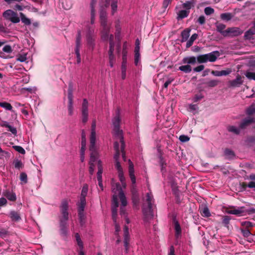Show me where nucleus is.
<instances>
[{
    "mask_svg": "<svg viewBox=\"0 0 255 255\" xmlns=\"http://www.w3.org/2000/svg\"><path fill=\"white\" fill-rule=\"evenodd\" d=\"M100 20L101 23V36L103 41H107L110 35L111 24L108 22L107 12L103 6L100 4Z\"/></svg>",
    "mask_w": 255,
    "mask_h": 255,
    "instance_id": "obj_1",
    "label": "nucleus"
},
{
    "mask_svg": "<svg viewBox=\"0 0 255 255\" xmlns=\"http://www.w3.org/2000/svg\"><path fill=\"white\" fill-rule=\"evenodd\" d=\"M121 122L120 111L119 109H117L116 111L115 116L112 120L113 135L116 138H119L122 143V149L123 150L125 146V142L124 141L123 130L120 129Z\"/></svg>",
    "mask_w": 255,
    "mask_h": 255,
    "instance_id": "obj_2",
    "label": "nucleus"
},
{
    "mask_svg": "<svg viewBox=\"0 0 255 255\" xmlns=\"http://www.w3.org/2000/svg\"><path fill=\"white\" fill-rule=\"evenodd\" d=\"M153 203L154 199L151 193H147L146 199L142 207V212L146 220L151 219L153 217Z\"/></svg>",
    "mask_w": 255,
    "mask_h": 255,
    "instance_id": "obj_3",
    "label": "nucleus"
},
{
    "mask_svg": "<svg viewBox=\"0 0 255 255\" xmlns=\"http://www.w3.org/2000/svg\"><path fill=\"white\" fill-rule=\"evenodd\" d=\"M128 163H129V166H128L129 176L131 179V182L133 184L132 187V192L133 193L132 201L134 205H136L139 202V198H138L137 194H136V190L135 188V186H134V184L136 183V179H135V177L134 175V166H133V164L130 161V159L128 160Z\"/></svg>",
    "mask_w": 255,
    "mask_h": 255,
    "instance_id": "obj_4",
    "label": "nucleus"
},
{
    "mask_svg": "<svg viewBox=\"0 0 255 255\" xmlns=\"http://www.w3.org/2000/svg\"><path fill=\"white\" fill-rule=\"evenodd\" d=\"M89 150L90 151V158L89 162L90 165L89 172L90 174L92 175L94 172L95 162L97 161L98 163V160H101L99 159V154L97 148H94L92 149L89 148Z\"/></svg>",
    "mask_w": 255,
    "mask_h": 255,
    "instance_id": "obj_5",
    "label": "nucleus"
},
{
    "mask_svg": "<svg viewBox=\"0 0 255 255\" xmlns=\"http://www.w3.org/2000/svg\"><path fill=\"white\" fill-rule=\"evenodd\" d=\"M96 34L94 26H88V30L86 31V38L89 48L93 50L95 46Z\"/></svg>",
    "mask_w": 255,
    "mask_h": 255,
    "instance_id": "obj_6",
    "label": "nucleus"
},
{
    "mask_svg": "<svg viewBox=\"0 0 255 255\" xmlns=\"http://www.w3.org/2000/svg\"><path fill=\"white\" fill-rule=\"evenodd\" d=\"M60 208L61 213V216L60 218V222L67 223L69 215L68 212L69 208L68 201L66 199L62 200Z\"/></svg>",
    "mask_w": 255,
    "mask_h": 255,
    "instance_id": "obj_7",
    "label": "nucleus"
},
{
    "mask_svg": "<svg viewBox=\"0 0 255 255\" xmlns=\"http://www.w3.org/2000/svg\"><path fill=\"white\" fill-rule=\"evenodd\" d=\"M114 35L111 34L108 40H109V64L111 67H113L116 61V57L114 55L115 43L114 41Z\"/></svg>",
    "mask_w": 255,
    "mask_h": 255,
    "instance_id": "obj_8",
    "label": "nucleus"
},
{
    "mask_svg": "<svg viewBox=\"0 0 255 255\" xmlns=\"http://www.w3.org/2000/svg\"><path fill=\"white\" fill-rule=\"evenodd\" d=\"M97 0H91L90 8H91V18L90 22L87 21L86 23V31L88 30V26H94L95 20L96 10L95 7L97 5Z\"/></svg>",
    "mask_w": 255,
    "mask_h": 255,
    "instance_id": "obj_9",
    "label": "nucleus"
},
{
    "mask_svg": "<svg viewBox=\"0 0 255 255\" xmlns=\"http://www.w3.org/2000/svg\"><path fill=\"white\" fill-rule=\"evenodd\" d=\"M3 16L5 19L10 21L14 23H17L20 21V18L16 12L11 9H7L3 13Z\"/></svg>",
    "mask_w": 255,
    "mask_h": 255,
    "instance_id": "obj_10",
    "label": "nucleus"
},
{
    "mask_svg": "<svg viewBox=\"0 0 255 255\" xmlns=\"http://www.w3.org/2000/svg\"><path fill=\"white\" fill-rule=\"evenodd\" d=\"M89 103L86 99H84L81 107L82 121L83 123H86L88 120L89 117Z\"/></svg>",
    "mask_w": 255,
    "mask_h": 255,
    "instance_id": "obj_11",
    "label": "nucleus"
},
{
    "mask_svg": "<svg viewBox=\"0 0 255 255\" xmlns=\"http://www.w3.org/2000/svg\"><path fill=\"white\" fill-rule=\"evenodd\" d=\"M96 123L95 121H93L91 126V135L90 137V144L89 148L94 149L97 148L96 146Z\"/></svg>",
    "mask_w": 255,
    "mask_h": 255,
    "instance_id": "obj_12",
    "label": "nucleus"
},
{
    "mask_svg": "<svg viewBox=\"0 0 255 255\" xmlns=\"http://www.w3.org/2000/svg\"><path fill=\"white\" fill-rule=\"evenodd\" d=\"M86 206L77 205L78 215L81 227H84L86 223V216L84 210Z\"/></svg>",
    "mask_w": 255,
    "mask_h": 255,
    "instance_id": "obj_13",
    "label": "nucleus"
},
{
    "mask_svg": "<svg viewBox=\"0 0 255 255\" xmlns=\"http://www.w3.org/2000/svg\"><path fill=\"white\" fill-rule=\"evenodd\" d=\"M119 207L118 196L115 194L113 196L112 201V218L114 222H116V217L117 216V209Z\"/></svg>",
    "mask_w": 255,
    "mask_h": 255,
    "instance_id": "obj_14",
    "label": "nucleus"
},
{
    "mask_svg": "<svg viewBox=\"0 0 255 255\" xmlns=\"http://www.w3.org/2000/svg\"><path fill=\"white\" fill-rule=\"evenodd\" d=\"M88 191V185L87 184L84 185L82 189L79 201L77 203V205L86 206V197L87 195Z\"/></svg>",
    "mask_w": 255,
    "mask_h": 255,
    "instance_id": "obj_15",
    "label": "nucleus"
},
{
    "mask_svg": "<svg viewBox=\"0 0 255 255\" xmlns=\"http://www.w3.org/2000/svg\"><path fill=\"white\" fill-rule=\"evenodd\" d=\"M226 37L228 36H237L243 33V31L238 27H230L228 28L224 32Z\"/></svg>",
    "mask_w": 255,
    "mask_h": 255,
    "instance_id": "obj_16",
    "label": "nucleus"
},
{
    "mask_svg": "<svg viewBox=\"0 0 255 255\" xmlns=\"http://www.w3.org/2000/svg\"><path fill=\"white\" fill-rule=\"evenodd\" d=\"M98 172L97 173V177L98 181V185L101 189L103 190V185L102 183V173L103 171V165L101 160H98Z\"/></svg>",
    "mask_w": 255,
    "mask_h": 255,
    "instance_id": "obj_17",
    "label": "nucleus"
},
{
    "mask_svg": "<svg viewBox=\"0 0 255 255\" xmlns=\"http://www.w3.org/2000/svg\"><path fill=\"white\" fill-rule=\"evenodd\" d=\"M116 190L119 191V196L121 202V206L126 207L127 205V201L126 196L123 191L121 186L119 183L116 184Z\"/></svg>",
    "mask_w": 255,
    "mask_h": 255,
    "instance_id": "obj_18",
    "label": "nucleus"
},
{
    "mask_svg": "<svg viewBox=\"0 0 255 255\" xmlns=\"http://www.w3.org/2000/svg\"><path fill=\"white\" fill-rule=\"evenodd\" d=\"M114 138L115 139V141L114 142V149L115 151H120V150H121L122 153L123 158L124 160H126V153L124 151L125 147L124 148L123 150H122V143L120 141L119 138H116L115 136H114ZM125 146V145L124 146V147Z\"/></svg>",
    "mask_w": 255,
    "mask_h": 255,
    "instance_id": "obj_19",
    "label": "nucleus"
},
{
    "mask_svg": "<svg viewBox=\"0 0 255 255\" xmlns=\"http://www.w3.org/2000/svg\"><path fill=\"white\" fill-rule=\"evenodd\" d=\"M124 247L125 248L126 252H127L128 250V243L129 241V233H128V227L127 226H125L124 228Z\"/></svg>",
    "mask_w": 255,
    "mask_h": 255,
    "instance_id": "obj_20",
    "label": "nucleus"
},
{
    "mask_svg": "<svg viewBox=\"0 0 255 255\" xmlns=\"http://www.w3.org/2000/svg\"><path fill=\"white\" fill-rule=\"evenodd\" d=\"M243 84L242 77L238 75L236 78L229 82V87H239Z\"/></svg>",
    "mask_w": 255,
    "mask_h": 255,
    "instance_id": "obj_21",
    "label": "nucleus"
},
{
    "mask_svg": "<svg viewBox=\"0 0 255 255\" xmlns=\"http://www.w3.org/2000/svg\"><path fill=\"white\" fill-rule=\"evenodd\" d=\"M75 236L77 245L79 248V255H84L83 252V243L80 238V235L78 233H76Z\"/></svg>",
    "mask_w": 255,
    "mask_h": 255,
    "instance_id": "obj_22",
    "label": "nucleus"
},
{
    "mask_svg": "<svg viewBox=\"0 0 255 255\" xmlns=\"http://www.w3.org/2000/svg\"><path fill=\"white\" fill-rule=\"evenodd\" d=\"M206 56H207L206 59H207V62H215L217 60V57L219 56V52L218 51H214L209 53L206 54Z\"/></svg>",
    "mask_w": 255,
    "mask_h": 255,
    "instance_id": "obj_23",
    "label": "nucleus"
},
{
    "mask_svg": "<svg viewBox=\"0 0 255 255\" xmlns=\"http://www.w3.org/2000/svg\"><path fill=\"white\" fill-rule=\"evenodd\" d=\"M197 61L196 57L194 56H188L184 57L182 60V63L189 65H194Z\"/></svg>",
    "mask_w": 255,
    "mask_h": 255,
    "instance_id": "obj_24",
    "label": "nucleus"
},
{
    "mask_svg": "<svg viewBox=\"0 0 255 255\" xmlns=\"http://www.w3.org/2000/svg\"><path fill=\"white\" fill-rule=\"evenodd\" d=\"M254 122V118H251V117H248L244 120L241 122V123L240 124V128L241 129H244L246 128L247 126L251 124V123H253Z\"/></svg>",
    "mask_w": 255,
    "mask_h": 255,
    "instance_id": "obj_25",
    "label": "nucleus"
},
{
    "mask_svg": "<svg viewBox=\"0 0 255 255\" xmlns=\"http://www.w3.org/2000/svg\"><path fill=\"white\" fill-rule=\"evenodd\" d=\"M60 228L61 235L66 237L68 234L67 223L60 222Z\"/></svg>",
    "mask_w": 255,
    "mask_h": 255,
    "instance_id": "obj_26",
    "label": "nucleus"
},
{
    "mask_svg": "<svg viewBox=\"0 0 255 255\" xmlns=\"http://www.w3.org/2000/svg\"><path fill=\"white\" fill-rule=\"evenodd\" d=\"M9 216L11 220L14 222H17L21 219L19 213L15 211H11L9 212Z\"/></svg>",
    "mask_w": 255,
    "mask_h": 255,
    "instance_id": "obj_27",
    "label": "nucleus"
},
{
    "mask_svg": "<svg viewBox=\"0 0 255 255\" xmlns=\"http://www.w3.org/2000/svg\"><path fill=\"white\" fill-rule=\"evenodd\" d=\"M1 126L3 127H5L8 128V131H10L14 135H16L17 134V130L15 128L10 126L7 122H4L1 125Z\"/></svg>",
    "mask_w": 255,
    "mask_h": 255,
    "instance_id": "obj_28",
    "label": "nucleus"
},
{
    "mask_svg": "<svg viewBox=\"0 0 255 255\" xmlns=\"http://www.w3.org/2000/svg\"><path fill=\"white\" fill-rule=\"evenodd\" d=\"M4 195L9 201H14L16 199V194L13 192L7 190Z\"/></svg>",
    "mask_w": 255,
    "mask_h": 255,
    "instance_id": "obj_29",
    "label": "nucleus"
},
{
    "mask_svg": "<svg viewBox=\"0 0 255 255\" xmlns=\"http://www.w3.org/2000/svg\"><path fill=\"white\" fill-rule=\"evenodd\" d=\"M234 17V15L230 12L221 13L220 17L222 20L226 21L230 20Z\"/></svg>",
    "mask_w": 255,
    "mask_h": 255,
    "instance_id": "obj_30",
    "label": "nucleus"
},
{
    "mask_svg": "<svg viewBox=\"0 0 255 255\" xmlns=\"http://www.w3.org/2000/svg\"><path fill=\"white\" fill-rule=\"evenodd\" d=\"M190 30L189 29H185L181 32L182 40L181 41L185 42L187 40L190 36Z\"/></svg>",
    "mask_w": 255,
    "mask_h": 255,
    "instance_id": "obj_31",
    "label": "nucleus"
},
{
    "mask_svg": "<svg viewBox=\"0 0 255 255\" xmlns=\"http://www.w3.org/2000/svg\"><path fill=\"white\" fill-rule=\"evenodd\" d=\"M243 207L238 208V209H234L230 210L228 211V213L233 215L240 216L244 213Z\"/></svg>",
    "mask_w": 255,
    "mask_h": 255,
    "instance_id": "obj_32",
    "label": "nucleus"
},
{
    "mask_svg": "<svg viewBox=\"0 0 255 255\" xmlns=\"http://www.w3.org/2000/svg\"><path fill=\"white\" fill-rule=\"evenodd\" d=\"M74 89V84L72 82H69L68 89V99H73V92Z\"/></svg>",
    "mask_w": 255,
    "mask_h": 255,
    "instance_id": "obj_33",
    "label": "nucleus"
},
{
    "mask_svg": "<svg viewBox=\"0 0 255 255\" xmlns=\"http://www.w3.org/2000/svg\"><path fill=\"white\" fill-rule=\"evenodd\" d=\"M190 11L189 10H180L178 13V16L177 19H183L184 18L187 17L189 14Z\"/></svg>",
    "mask_w": 255,
    "mask_h": 255,
    "instance_id": "obj_34",
    "label": "nucleus"
},
{
    "mask_svg": "<svg viewBox=\"0 0 255 255\" xmlns=\"http://www.w3.org/2000/svg\"><path fill=\"white\" fill-rule=\"evenodd\" d=\"M111 13L114 15L117 11L118 0H111Z\"/></svg>",
    "mask_w": 255,
    "mask_h": 255,
    "instance_id": "obj_35",
    "label": "nucleus"
},
{
    "mask_svg": "<svg viewBox=\"0 0 255 255\" xmlns=\"http://www.w3.org/2000/svg\"><path fill=\"white\" fill-rule=\"evenodd\" d=\"M217 30L220 32L223 36L226 37V35L224 33V32L226 31V30H224L226 28V25L223 23H219L216 25Z\"/></svg>",
    "mask_w": 255,
    "mask_h": 255,
    "instance_id": "obj_36",
    "label": "nucleus"
},
{
    "mask_svg": "<svg viewBox=\"0 0 255 255\" xmlns=\"http://www.w3.org/2000/svg\"><path fill=\"white\" fill-rule=\"evenodd\" d=\"M20 19L23 23L26 25H29L31 24V20L29 18L26 17L22 12L19 13Z\"/></svg>",
    "mask_w": 255,
    "mask_h": 255,
    "instance_id": "obj_37",
    "label": "nucleus"
},
{
    "mask_svg": "<svg viewBox=\"0 0 255 255\" xmlns=\"http://www.w3.org/2000/svg\"><path fill=\"white\" fill-rule=\"evenodd\" d=\"M178 69L185 73H189L192 71V67L190 65L186 64L180 66Z\"/></svg>",
    "mask_w": 255,
    "mask_h": 255,
    "instance_id": "obj_38",
    "label": "nucleus"
},
{
    "mask_svg": "<svg viewBox=\"0 0 255 255\" xmlns=\"http://www.w3.org/2000/svg\"><path fill=\"white\" fill-rule=\"evenodd\" d=\"M68 99V114L70 116H72L73 114V99Z\"/></svg>",
    "mask_w": 255,
    "mask_h": 255,
    "instance_id": "obj_39",
    "label": "nucleus"
},
{
    "mask_svg": "<svg viewBox=\"0 0 255 255\" xmlns=\"http://www.w3.org/2000/svg\"><path fill=\"white\" fill-rule=\"evenodd\" d=\"M197 34L194 33L192 34L189 40L187 41L186 47H190L193 44V42L197 39Z\"/></svg>",
    "mask_w": 255,
    "mask_h": 255,
    "instance_id": "obj_40",
    "label": "nucleus"
},
{
    "mask_svg": "<svg viewBox=\"0 0 255 255\" xmlns=\"http://www.w3.org/2000/svg\"><path fill=\"white\" fill-rule=\"evenodd\" d=\"M254 34H255V30L250 29L245 32L244 37L247 39H251Z\"/></svg>",
    "mask_w": 255,
    "mask_h": 255,
    "instance_id": "obj_41",
    "label": "nucleus"
},
{
    "mask_svg": "<svg viewBox=\"0 0 255 255\" xmlns=\"http://www.w3.org/2000/svg\"><path fill=\"white\" fill-rule=\"evenodd\" d=\"M228 130L229 131L233 132L236 134H238L240 132V128H238L234 126L228 127Z\"/></svg>",
    "mask_w": 255,
    "mask_h": 255,
    "instance_id": "obj_42",
    "label": "nucleus"
},
{
    "mask_svg": "<svg viewBox=\"0 0 255 255\" xmlns=\"http://www.w3.org/2000/svg\"><path fill=\"white\" fill-rule=\"evenodd\" d=\"M206 54L199 55L197 57V61L199 63H203L207 62Z\"/></svg>",
    "mask_w": 255,
    "mask_h": 255,
    "instance_id": "obj_43",
    "label": "nucleus"
},
{
    "mask_svg": "<svg viewBox=\"0 0 255 255\" xmlns=\"http://www.w3.org/2000/svg\"><path fill=\"white\" fill-rule=\"evenodd\" d=\"M174 228L175 230V236L176 238H178L181 235V228L179 224L176 222L175 223Z\"/></svg>",
    "mask_w": 255,
    "mask_h": 255,
    "instance_id": "obj_44",
    "label": "nucleus"
},
{
    "mask_svg": "<svg viewBox=\"0 0 255 255\" xmlns=\"http://www.w3.org/2000/svg\"><path fill=\"white\" fill-rule=\"evenodd\" d=\"M0 107L8 111H11L12 109V106L9 103L5 102H0Z\"/></svg>",
    "mask_w": 255,
    "mask_h": 255,
    "instance_id": "obj_45",
    "label": "nucleus"
},
{
    "mask_svg": "<svg viewBox=\"0 0 255 255\" xmlns=\"http://www.w3.org/2000/svg\"><path fill=\"white\" fill-rule=\"evenodd\" d=\"M123 67L127 68V52L124 48L123 50V62L121 68H123Z\"/></svg>",
    "mask_w": 255,
    "mask_h": 255,
    "instance_id": "obj_46",
    "label": "nucleus"
},
{
    "mask_svg": "<svg viewBox=\"0 0 255 255\" xmlns=\"http://www.w3.org/2000/svg\"><path fill=\"white\" fill-rule=\"evenodd\" d=\"M13 164H14V167L18 169H19L22 168V167L23 166L22 162L18 159L14 160L13 161Z\"/></svg>",
    "mask_w": 255,
    "mask_h": 255,
    "instance_id": "obj_47",
    "label": "nucleus"
},
{
    "mask_svg": "<svg viewBox=\"0 0 255 255\" xmlns=\"http://www.w3.org/2000/svg\"><path fill=\"white\" fill-rule=\"evenodd\" d=\"M247 115L251 116L255 114V107L251 106L248 108L246 111Z\"/></svg>",
    "mask_w": 255,
    "mask_h": 255,
    "instance_id": "obj_48",
    "label": "nucleus"
},
{
    "mask_svg": "<svg viewBox=\"0 0 255 255\" xmlns=\"http://www.w3.org/2000/svg\"><path fill=\"white\" fill-rule=\"evenodd\" d=\"M245 76L248 79L255 81V72L247 71L245 73Z\"/></svg>",
    "mask_w": 255,
    "mask_h": 255,
    "instance_id": "obj_49",
    "label": "nucleus"
},
{
    "mask_svg": "<svg viewBox=\"0 0 255 255\" xmlns=\"http://www.w3.org/2000/svg\"><path fill=\"white\" fill-rule=\"evenodd\" d=\"M193 5V4L192 2L190 1H187L183 4V7L186 8V10L189 11Z\"/></svg>",
    "mask_w": 255,
    "mask_h": 255,
    "instance_id": "obj_50",
    "label": "nucleus"
},
{
    "mask_svg": "<svg viewBox=\"0 0 255 255\" xmlns=\"http://www.w3.org/2000/svg\"><path fill=\"white\" fill-rule=\"evenodd\" d=\"M12 147L17 152L19 153L24 154L25 153V151L24 149L21 147V146L19 145H14Z\"/></svg>",
    "mask_w": 255,
    "mask_h": 255,
    "instance_id": "obj_51",
    "label": "nucleus"
},
{
    "mask_svg": "<svg viewBox=\"0 0 255 255\" xmlns=\"http://www.w3.org/2000/svg\"><path fill=\"white\" fill-rule=\"evenodd\" d=\"M219 81L216 80H212L206 83L208 87H214L218 85Z\"/></svg>",
    "mask_w": 255,
    "mask_h": 255,
    "instance_id": "obj_52",
    "label": "nucleus"
},
{
    "mask_svg": "<svg viewBox=\"0 0 255 255\" xmlns=\"http://www.w3.org/2000/svg\"><path fill=\"white\" fill-rule=\"evenodd\" d=\"M159 164L161 167V171L163 172L164 168L165 167L166 163L163 158L161 156H159Z\"/></svg>",
    "mask_w": 255,
    "mask_h": 255,
    "instance_id": "obj_53",
    "label": "nucleus"
},
{
    "mask_svg": "<svg viewBox=\"0 0 255 255\" xmlns=\"http://www.w3.org/2000/svg\"><path fill=\"white\" fill-rule=\"evenodd\" d=\"M204 12L207 15H209L214 12V9L210 6L206 7L204 9Z\"/></svg>",
    "mask_w": 255,
    "mask_h": 255,
    "instance_id": "obj_54",
    "label": "nucleus"
},
{
    "mask_svg": "<svg viewBox=\"0 0 255 255\" xmlns=\"http://www.w3.org/2000/svg\"><path fill=\"white\" fill-rule=\"evenodd\" d=\"M202 215L205 217H208L210 216L209 210L207 207L203 208L202 212Z\"/></svg>",
    "mask_w": 255,
    "mask_h": 255,
    "instance_id": "obj_55",
    "label": "nucleus"
},
{
    "mask_svg": "<svg viewBox=\"0 0 255 255\" xmlns=\"http://www.w3.org/2000/svg\"><path fill=\"white\" fill-rule=\"evenodd\" d=\"M75 52H79L80 51V48L81 47V41H75Z\"/></svg>",
    "mask_w": 255,
    "mask_h": 255,
    "instance_id": "obj_56",
    "label": "nucleus"
},
{
    "mask_svg": "<svg viewBox=\"0 0 255 255\" xmlns=\"http://www.w3.org/2000/svg\"><path fill=\"white\" fill-rule=\"evenodd\" d=\"M140 58V54H134V62L135 66H138L139 65Z\"/></svg>",
    "mask_w": 255,
    "mask_h": 255,
    "instance_id": "obj_57",
    "label": "nucleus"
},
{
    "mask_svg": "<svg viewBox=\"0 0 255 255\" xmlns=\"http://www.w3.org/2000/svg\"><path fill=\"white\" fill-rule=\"evenodd\" d=\"M2 51L7 53H10L12 52V50L10 45H6L3 47Z\"/></svg>",
    "mask_w": 255,
    "mask_h": 255,
    "instance_id": "obj_58",
    "label": "nucleus"
},
{
    "mask_svg": "<svg viewBox=\"0 0 255 255\" xmlns=\"http://www.w3.org/2000/svg\"><path fill=\"white\" fill-rule=\"evenodd\" d=\"M203 98V96L202 94H196L193 98V101L195 103L198 102Z\"/></svg>",
    "mask_w": 255,
    "mask_h": 255,
    "instance_id": "obj_59",
    "label": "nucleus"
},
{
    "mask_svg": "<svg viewBox=\"0 0 255 255\" xmlns=\"http://www.w3.org/2000/svg\"><path fill=\"white\" fill-rule=\"evenodd\" d=\"M241 232L244 237L247 238L249 237L251 233L248 229H241Z\"/></svg>",
    "mask_w": 255,
    "mask_h": 255,
    "instance_id": "obj_60",
    "label": "nucleus"
},
{
    "mask_svg": "<svg viewBox=\"0 0 255 255\" xmlns=\"http://www.w3.org/2000/svg\"><path fill=\"white\" fill-rule=\"evenodd\" d=\"M179 139L180 140V141L185 142H187L189 140L190 138L187 135H181L179 136Z\"/></svg>",
    "mask_w": 255,
    "mask_h": 255,
    "instance_id": "obj_61",
    "label": "nucleus"
},
{
    "mask_svg": "<svg viewBox=\"0 0 255 255\" xmlns=\"http://www.w3.org/2000/svg\"><path fill=\"white\" fill-rule=\"evenodd\" d=\"M119 178L121 182H123L126 181L125 177L124 176L123 170L118 172Z\"/></svg>",
    "mask_w": 255,
    "mask_h": 255,
    "instance_id": "obj_62",
    "label": "nucleus"
},
{
    "mask_svg": "<svg viewBox=\"0 0 255 255\" xmlns=\"http://www.w3.org/2000/svg\"><path fill=\"white\" fill-rule=\"evenodd\" d=\"M205 66L203 65H200L193 68V71L196 72H200L204 70Z\"/></svg>",
    "mask_w": 255,
    "mask_h": 255,
    "instance_id": "obj_63",
    "label": "nucleus"
},
{
    "mask_svg": "<svg viewBox=\"0 0 255 255\" xmlns=\"http://www.w3.org/2000/svg\"><path fill=\"white\" fill-rule=\"evenodd\" d=\"M225 154L226 155L232 157L234 156V152L229 149H226L225 150Z\"/></svg>",
    "mask_w": 255,
    "mask_h": 255,
    "instance_id": "obj_64",
    "label": "nucleus"
}]
</instances>
